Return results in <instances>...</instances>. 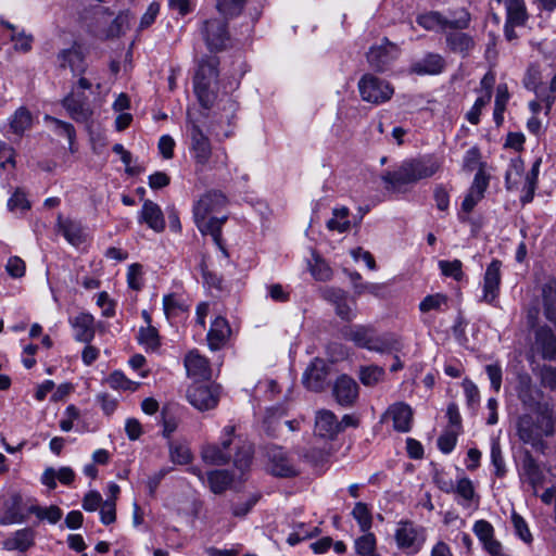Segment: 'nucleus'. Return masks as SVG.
Wrapping results in <instances>:
<instances>
[{
    "label": "nucleus",
    "mask_w": 556,
    "mask_h": 556,
    "mask_svg": "<svg viewBox=\"0 0 556 556\" xmlns=\"http://www.w3.org/2000/svg\"><path fill=\"white\" fill-rule=\"evenodd\" d=\"M349 213L350 211L345 206L333 208L332 217L327 222V228L338 232L348 231L351 227V223L348 219Z\"/></svg>",
    "instance_id": "nucleus-42"
},
{
    "label": "nucleus",
    "mask_w": 556,
    "mask_h": 556,
    "mask_svg": "<svg viewBox=\"0 0 556 556\" xmlns=\"http://www.w3.org/2000/svg\"><path fill=\"white\" fill-rule=\"evenodd\" d=\"M233 476L227 470H213L207 475L210 489L215 494L225 492L232 483Z\"/></svg>",
    "instance_id": "nucleus-39"
},
{
    "label": "nucleus",
    "mask_w": 556,
    "mask_h": 556,
    "mask_svg": "<svg viewBox=\"0 0 556 556\" xmlns=\"http://www.w3.org/2000/svg\"><path fill=\"white\" fill-rule=\"evenodd\" d=\"M106 383L114 390L136 391L139 387L138 382L128 379L122 371L115 370L108 378Z\"/></svg>",
    "instance_id": "nucleus-46"
},
{
    "label": "nucleus",
    "mask_w": 556,
    "mask_h": 556,
    "mask_svg": "<svg viewBox=\"0 0 556 556\" xmlns=\"http://www.w3.org/2000/svg\"><path fill=\"white\" fill-rule=\"evenodd\" d=\"M439 268L443 276L452 277L456 281H460L464 277L463 263L459 260L439 261Z\"/></svg>",
    "instance_id": "nucleus-53"
},
{
    "label": "nucleus",
    "mask_w": 556,
    "mask_h": 556,
    "mask_svg": "<svg viewBox=\"0 0 556 556\" xmlns=\"http://www.w3.org/2000/svg\"><path fill=\"white\" fill-rule=\"evenodd\" d=\"M446 303V296L441 293L427 295L419 304V309L422 313L430 311H439L442 304Z\"/></svg>",
    "instance_id": "nucleus-63"
},
{
    "label": "nucleus",
    "mask_w": 556,
    "mask_h": 556,
    "mask_svg": "<svg viewBox=\"0 0 556 556\" xmlns=\"http://www.w3.org/2000/svg\"><path fill=\"white\" fill-rule=\"evenodd\" d=\"M439 168L440 164L433 157L410 159L396 168L384 172L381 181L387 191L405 192L409 186L433 176Z\"/></svg>",
    "instance_id": "nucleus-3"
},
{
    "label": "nucleus",
    "mask_w": 556,
    "mask_h": 556,
    "mask_svg": "<svg viewBox=\"0 0 556 556\" xmlns=\"http://www.w3.org/2000/svg\"><path fill=\"white\" fill-rule=\"evenodd\" d=\"M511 522L515 529L516 534L527 544H530L533 540L532 534L529 530L528 523L526 520L518 515L516 511L511 514Z\"/></svg>",
    "instance_id": "nucleus-59"
},
{
    "label": "nucleus",
    "mask_w": 556,
    "mask_h": 556,
    "mask_svg": "<svg viewBox=\"0 0 556 556\" xmlns=\"http://www.w3.org/2000/svg\"><path fill=\"white\" fill-rule=\"evenodd\" d=\"M384 376V369L377 365L364 366L359 369V380L366 387L376 386Z\"/></svg>",
    "instance_id": "nucleus-48"
},
{
    "label": "nucleus",
    "mask_w": 556,
    "mask_h": 556,
    "mask_svg": "<svg viewBox=\"0 0 556 556\" xmlns=\"http://www.w3.org/2000/svg\"><path fill=\"white\" fill-rule=\"evenodd\" d=\"M58 62L61 68L68 67L73 75H83L87 71L85 54L79 43L74 42L70 48L58 53Z\"/></svg>",
    "instance_id": "nucleus-17"
},
{
    "label": "nucleus",
    "mask_w": 556,
    "mask_h": 556,
    "mask_svg": "<svg viewBox=\"0 0 556 556\" xmlns=\"http://www.w3.org/2000/svg\"><path fill=\"white\" fill-rule=\"evenodd\" d=\"M227 198L218 190L205 192L193 205V219L199 231L210 235L225 257H228L227 249L222 239V228L228 216L220 213L226 208Z\"/></svg>",
    "instance_id": "nucleus-1"
},
{
    "label": "nucleus",
    "mask_w": 556,
    "mask_h": 556,
    "mask_svg": "<svg viewBox=\"0 0 556 556\" xmlns=\"http://www.w3.org/2000/svg\"><path fill=\"white\" fill-rule=\"evenodd\" d=\"M491 464L494 467V476L496 478H504L507 473V467L504 459L503 451L500 440L497 438L491 439Z\"/></svg>",
    "instance_id": "nucleus-40"
},
{
    "label": "nucleus",
    "mask_w": 556,
    "mask_h": 556,
    "mask_svg": "<svg viewBox=\"0 0 556 556\" xmlns=\"http://www.w3.org/2000/svg\"><path fill=\"white\" fill-rule=\"evenodd\" d=\"M454 492L463 500L462 505L464 506H469L475 498L479 500L472 481L467 477L457 479L456 484H454Z\"/></svg>",
    "instance_id": "nucleus-43"
},
{
    "label": "nucleus",
    "mask_w": 556,
    "mask_h": 556,
    "mask_svg": "<svg viewBox=\"0 0 556 556\" xmlns=\"http://www.w3.org/2000/svg\"><path fill=\"white\" fill-rule=\"evenodd\" d=\"M63 108L76 123H88L93 114L88 98L83 92L72 91L62 100Z\"/></svg>",
    "instance_id": "nucleus-15"
},
{
    "label": "nucleus",
    "mask_w": 556,
    "mask_h": 556,
    "mask_svg": "<svg viewBox=\"0 0 556 556\" xmlns=\"http://www.w3.org/2000/svg\"><path fill=\"white\" fill-rule=\"evenodd\" d=\"M542 303L545 317L556 325V280L549 279L542 286Z\"/></svg>",
    "instance_id": "nucleus-33"
},
{
    "label": "nucleus",
    "mask_w": 556,
    "mask_h": 556,
    "mask_svg": "<svg viewBox=\"0 0 556 556\" xmlns=\"http://www.w3.org/2000/svg\"><path fill=\"white\" fill-rule=\"evenodd\" d=\"M231 333L228 321L222 317H216L207 332V343L211 350H219L223 348Z\"/></svg>",
    "instance_id": "nucleus-26"
},
{
    "label": "nucleus",
    "mask_w": 556,
    "mask_h": 556,
    "mask_svg": "<svg viewBox=\"0 0 556 556\" xmlns=\"http://www.w3.org/2000/svg\"><path fill=\"white\" fill-rule=\"evenodd\" d=\"M543 76L538 65H530L525 74L522 84L526 89L533 91L540 85H542Z\"/></svg>",
    "instance_id": "nucleus-58"
},
{
    "label": "nucleus",
    "mask_w": 556,
    "mask_h": 556,
    "mask_svg": "<svg viewBox=\"0 0 556 556\" xmlns=\"http://www.w3.org/2000/svg\"><path fill=\"white\" fill-rule=\"evenodd\" d=\"M459 431L457 429H445L438 439V447L444 454L451 453L457 442Z\"/></svg>",
    "instance_id": "nucleus-55"
},
{
    "label": "nucleus",
    "mask_w": 556,
    "mask_h": 556,
    "mask_svg": "<svg viewBox=\"0 0 556 556\" xmlns=\"http://www.w3.org/2000/svg\"><path fill=\"white\" fill-rule=\"evenodd\" d=\"M214 83H194V93L200 102L201 106L204 109H211L216 100V94L212 89V85Z\"/></svg>",
    "instance_id": "nucleus-44"
},
{
    "label": "nucleus",
    "mask_w": 556,
    "mask_h": 556,
    "mask_svg": "<svg viewBox=\"0 0 556 556\" xmlns=\"http://www.w3.org/2000/svg\"><path fill=\"white\" fill-rule=\"evenodd\" d=\"M140 223H146L151 229L156 232L163 231L165 228V220L161 207L152 202L146 200L139 217Z\"/></svg>",
    "instance_id": "nucleus-28"
},
{
    "label": "nucleus",
    "mask_w": 556,
    "mask_h": 556,
    "mask_svg": "<svg viewBox=\"0 0 556 556\" xmlns=\"http://www.w3.org/2000/svg\"><path fill=\"white\" fill-rule=\"evenodd\" d=\"M218 61L215 58H208L202 60L199 64V68L194 75V83H215L218 77L217 70Z\"/></svg>",
    "instance_id": "nucleus-37"
},
{
    "label": "nucleus",
    "mask_w": 556,
    "mask_h": 556,
    "mask_svg": "<svg viewBox=\"0 0 556 556\" xmlns=\"http://www.w3.org/2000/svg\"><path fill=\"white\" fill-rule=\"evenodd\" d=\"M501 266L498 260H493L486 267L483 279V301L492 304L498 296L501 286Z\"/></svg>",
    "instance_id": "nucleus-21"
},
{
    "label": "nucleus",
    "mask_w": 556,
    "mask_h": 556,
    "mask_svg": "<svg viewBox=\"0 0 556 556\" xmlns=\"http://www.w3.org/2000/svg\"><path fill=\"white\" fill-rule=\"evenodd\" d=\"M400 54L399 46L384 37L379 45L369 48L366 58L371 70L383 73L391 68Z\"/></svg>",
    "instance_id": "nucleus-8"
},
{
    "label": "nucleus",
    "mask_w": 556,
    "mask_h": 556,
    "mask_svg": "<svg viewBox=\"0 0 556 556\" xmlns=\"http://www.w3.org/2000/svg\"><path fill=\"white\" fill-rule=\"evenodd\" d=\"M509 99V93L506 85H498L496 89L495 104H494V119L497 125H500L503 121V114L506 108V104Z\"/></svg>",
    "instance_id": "nucleus-50"
},
{
    "label": "nucleus",
    "mask_w": 556,
    "mask_h": 556,
    "mask_svg": "<svg viewBox=\"0 0 556 556\" xmlns=\"http://www.w3.org/2000/svg\"><path fill=\"white\" fill-rule=\"evenodd\" d=\"M342 336L355 346L377 353L400 351V342L391 334H379L372 326L352 325L342 329Z\"/></svg>",
    "instance_id": "nucleus-4"
},
{
    "label": "nucleus",
    "mask_w": 556,
    "mask_h": 556,
    "mask_svg": "<svg viewBox=\"0 0 556 556\" xmlns=\"http://www.w3.org/2000/svg\"><path fill=\"white\" fill-rule=\"evenodd\" d=\"M332 394L340 406L351 407L358 397V384L351 377L342 375L336 380Z\"/></svg>",
    "instance_id": "nucleus-18"
},
{
    "label": "nucleus",
    "mask_w": 556,
    "mask_h": 556,
    "mask_svg": "<svg viewBox=\"0 0 556 556\" xmlns=\"http://www.w3.org/2000/svg\"><path fill=\"white\" fill-rule=\"evenodd\" d=\"M45 121L47 123H51L53 125V131L59 136H65L68 139V149L72 153L75 152L74 141L76 138V131L74 126L71 123L61 121L59 118L52 117L50 115L45 116Z\"/></svg>",
    "instance_id": "nucleus-41"
},
{
    "label": "nucleus",
    "mask_w": 556,
    "mask_h": 556,
    "mask_svg": "<svg viewBox=\"0 0 556 556\" xmlns=\"http://www.w3.org/2000/svg\"><path fill=\"white\" fill-rule=\"evenodd\" d=\"M265 456L268 460L269 470L274 476L291 478L299 475V470L296 469L293 460L281 446H266Z\"/></svg>",
    "instance_id": "nucleus-11"
},
{
    "label": "nucleus",
    "mask_w": 556,
    "mask_h": 556,
    "mask_svg": "<svg viewBox=\"0 0 556 556\" xmlns=\"http://www.w3.org/2000/svg\"><path fill=\"white\" fill-rule=\"evenodd\" d=\"M245 0H217V10L226 16L238 15L244 4Z\"/></svg>",
    "instance_id": "nucleus-61"
},
{
    "label": "nucleus",
    "mask_w": 556,
    "mask_h": 556,
    "mask_svg": "<svg viewBox=\"0 0 556 556\" xmlns=\"http://www.w3.org/2000/svg\"><path fill=\"white\" fill-rule=\"evenodd\" d=\"M235 443V426H226L223 429L220 444H205L201 450V457L204 463L212 466L227 464L232 457V445Z\"/></svg>",
    "instance_id": "nucleus-7"
},
{
    "label": "nucleus",
    "mask_w": 556,
    "mask_h": 556,
    "mask_svg": "<svg viewBox=\"0 0 556 556\" xmlns=\"http://www.w3.org/2000/svg\"><path fill=\"white\" fill-rule=\"evenodd\" d=\"M185 367L187 375L190 378L197 380H210L211 379V367L208 359L201 355L197 350L190 351L185 357Z\"/></svg>",
    "instance_id": "nucleus-20"
},
{
    "label": "nucleus",
    "mask_w": 556,
    "mask_h": 556,
    "mask_svg": "<svg viewBox=\"0 0 556 556\" xmlns=\"http://www.w3.org/2000/svg\"><path fill=\"white\" fill-rule=\"evenodd\" d=\"M532 92H534L535 98L543 103L545 108V114H549L552 106L556 100V93L552 90L551 86H547L545 83H543Z\"/></svg>",
    "instance_id": "nucleus-54"
},
{
    "label": "nucleus",
    "mask_w": 556,
    "mask_h": 556,
    "mask_svg": "<svg viewBox=\"0 0 556 556\" xmlns=\"http://www.w3.org/2000/svg\"><path fill=\"white\" fill-rule=\"evenodd\" d=\"M442 23H445V17L439 12H428L417 17V24L427 30H433L437 27L442 28Z\"/></svg>",
    "instance_id": "nucleus-56"
},
{
    "label": "nucleus",
    "mask_w": 556,
    "mask_h": 556,
    "mask_svg": "<svg viewBox=\"0 0 556 556\" xmlns=\"http://www.w3.org/2000/svg\"><path fill=\"white\" fill-rule=\"evenodd\" d=\"M28 511L41 520L47 519L50 523H56L62 518V510L55 505L50 507L33 505L28 508Z\"/></svg>",
    "instance_id": "nucleus-51"
},
{
    "label": "nucleus",
    "mask_w": 556,
    "mask_h": 556,
    "mask_svg": "<svg viewBox=\"0 0 556 556\" xmlns=\"http://www.w3.org/2000/svg\"><path fill=\"white\" fill-rule=\"evenodd\" d=\"M22 514V496L13 494L9 502L4 504V510L0 517V525L9 526L13 523H22L25 521Z\"/></svg>",
    "instance_id": "nucleus-30"
},
{
    "label": "nucleus",
    "mask_w": 556,
    "mask_h": 556,
    "mask_svg": "<svg viewBox=\"0 0 556 556\" xmlns=\"http://www.w3.org/2000/svg\"><path fill=\"white\" fill-rule=\"evenodd\" d=\"M515 393L522 407L529 412H542L545 408H552L544 401V392L533 381L528 372H518L514 387Z\"/></svg>",
    "instance_id": "nucleus-5"
},
{
    "label": "nucleus",
    "mask_w": 556,
    "mask_h": 556,
    "mask_svg": "<svg viewBox=\"0 0 556 556\" xmlns=\"http://www.w3.org/2000/svg\"><path fill=\"white\" fill-rule=\"evenodd\" d=\"M352 516L357 521L361 531L367 532L370 530L372 526V517L365 503L357 502L352 510Z\"/></svg>",
    "instance_id": "nucleus-49"
},
{
    "label": "nucleus",
    "mask_w": 556,
    "mask_h": 556,
    "mask_svg": "<svg viewBox=\"0 0 556 556\" xmlns=\"http://www.w3.org/2000/svg\"><path fill=\"white\" fill-rule=\"evenodd\" d=\"M327 376L326 363L320 358H315L303 375V383L308 390L319 392L327 384Z\"/></svg>",
    "instance_id": "nucleus-19"
},
{
    "label": "nucleus",
    "mask_w": 556,
    "mask_h": 556,
    "mask_svg": "<svg viewBox=\"0 0 556 556\" xmlns=\"http://www.w3.org/2000/svg\"><path fill=\"white\" fill-rule=\"evenodd\" d=\"M233 448L236 450V453L232 454L233 464L235 466L241 470L244 471L248 469L252 463L253 457V448L252 445L248 442L242 441L239 438L235 437V443Z\"/></svg>",
    "instance_id": "nucleus-36"
},
{
    "label": "nucleus",
    "mask_w": 556,
    "mask_h": 556,
    "mask_svg": "<svg viewBox=\"0 0 556 556\" xmlns=\"http://www.w3.org/2000/svg\"><path fill=\"white\" fill-rule=\"evenodd\" d=\"M127 14H118L106 28L104 33V38L112 39L119 37L123 34L124 27L127 25Z\"/></svg>",
    "instance_id": "nucleus-62"
},
{
    "label": "nucleus",
    "mask_w": 556,
    "mask_h": 556,
    "mask_svg": "<svg viewBox=\"0 0 556 556\" xmlns=\"http://www.w3.org/2000/svg\"><path fill=\"white\" fill-rule=\"evenodd\" d=\"M355 553L359 556H369L376 553L377 539L372 532H364V534L354 541Z\"/></svg>",
    "instance_id": "nucleus-45"
},
{
    "label": "nucleus",
    "mask_w": 556,
    "mask_h": 556,
    "mask_svg": "<svg viewBox=\"0 0 556 556\" xmlns=\"http://www.w3.org/2000/svg\"><path fill=\"white\" fill-rule=\"evenodd\" d=\"M472 531L486 553L501 547L502 543L495 539L494 528L489 521L483 519L477 520L472 527Z\"/></svg>",
    "instance_id": "nucleus-29"
},
{
    "label": "nucleus",
    "mask_w": 556,
    "mask_h": 556,
    "mask_svg": "<svg viewBox=\"0 0 556 556\" xmlns=\"http://www.w3.org/2000/svg\"><path fill=\"white\" fill-rule=\"evenodd\" d=\"M506 21L517 26H523L528 18V12L523 0H504Z\"/></svg>",
    "instance_id": "nucleus-34"
},
{
    "label": "nucleus",
    "mask_w": 556,
    "mask_h": 556,
    "mask_svg": "<svg viewBox=\"0 0 556 556\" xmlns=\"http://www.w3.org/2000/svg\"><path fill=\"white\" fill-rule=\"evenodd\" d=\"M163 308L167 318L178 315L179 312L186 311L185 305L176 298L175 294L164 296Z\"/></svg>",
    "instance_id": "nucleus-64"
},
{
    "label": "nucleus",
    "mask_w": 556,
    "mask_h": 556,
    "mask_svg": "<svg viewBox=\"0 0 556 556\" xmlns=\"http://www.w3.org/2000/svg\"><path fill=\"white\" fill-rule=\"evenodd\" d=\"M394 539L399 548L418 552L426 541L425 530L412 521L402 520L397 523Z\"/></svg>",
    "instance_id": "nucleus-12"
},
{
    "label": "nucleus",
    "mask_w": 556,
    "mask_h": 556,
    "mask_svg": "<svg viewBox=\"0 0 556 556\" xmlns=\"http://www.w3.org/2000/svg\"><path fill=\"white\" fill-rule=\"evenodd\" d=\"M535 414L534 416L531 413H523L518 417L516 434L523 444L545 455L549 448L545 438L556 433V412L553 408H545Z\"/></svg>",
    "instance_id": "nucleus-2"
},
{
    "label": "nucleus",
    "mask_w": 556,
    "mask_h": 556,
    "mask_svg": "<svg viewBox=\"0 0 556 556\" xmlns=\"http://www.w3.org/2000/svg\"><path fill=\"white\" fill-rule=\"evenodd\" d=\"M532 351L540 354L544 359H556V336L548 326H539L534 329Z\"/></svg>",
    "instance_id": "nucleus-16"
},
{
    "label": "nucleus",
    "mask_w": 556,
    "mask_h": 556,
    "mask_svg": "<svg viewBox=\"0 0 556 556\" xmlns=\"http://www.w3.org/2000/svg\"><path fill=\"white\" fill-rule=\"evenodd\" d=\"M35 543V532L30 528L15 531L12 538L3 541V548L7 551L25 552Z\"/></svg>",
    "instance_id": "nucleus-31"
},
{
    "label": "nucleus",
    "mask_w": 556,
    "mask_h": 556,
    "mask_svg": "<svg viewBox=\"0 0 556 556\" xmlns=\"http://www.w3.org/2000/svg\"><path fill=\"white\" fill-rule=\"evenodd\" d=\"M386 415L390 416L393 421V428L397 432H408L413 424V409L404 402L392 404Z\"/></svg>",
    "instance_id": "nucleus-23"
},
{
    "label": "nucleus",
    "mask_w": 556,
    "mask_h": 556,
    "mask_svg": "<svg viewBox=\"0 0 556 556\" xmlns=\"http://www.w3.org/2000/svg\"><path fill=\"white\" fill-rule=\"evenodd\" d=\"M446 43L451 51L467 56L475 48L473 38L462 31H450L446 35Z\"/></svg>",
    "instance_id": "nucleus-32"
},
{
    "label": "nucleus",
    "mask_w": 556,
    "mask_h": 556,
    "mask_svg": "<svg viewBox=\"0 0 556 556\" xmlns=\"http://www.w3.org/2000/svg\"><path fill=\"white\" fill-rule=\"evenodd\" d=\"M358 90L364 101L380 104L391 99L393 87L372 74H365L358 81Z\"/></svg>",
    "instance_id": "nucleus-10"
},
{
    "label": "nucleus",
    "mask_w": 556,
    "mask_h": 556,
    "mask_svg": "<svg viewBox=\"0 0 556 556\" xmlns=\"http://www.w3.org/2000/svg\"><path fill=\"white\" fill-rule=\"evenodd\" d=\"M520 480L527 482L533 490L534 494L545 481V475L541 469L538 460L531 451L523 450L521 455L520 468L518 470Z\"/></svg>",
    "instance_id": "nucleus-14"
},
{
    "label": "nucleus",
    "mask_w": 556,
    "mask_h": 556,
    "mask_svg": "<svg viewBox=\"0 0 556 556\" xmlns=\"http://www.w3.org/2000/svg\"><path fill=\"white\" fill-rule=\"evenodd\" d=\"M445 60L438 53H427L410 65V73L417 75H438L445 68Z\"/></svg>",
    "instance_id": "nucleus-24"
},
{
    "label": "nucleus",
    "mask_w": 556,
    "mask_h": 556,
    "mask_svg": "<svg viewBox=\"0 0 556 556\" xmlns=\"http://www.w3.org/2000/svg\"><path fill=\"white\" fill-rule=\"evenodd\" d=\"M58 226L64 238L71 244L77 247L84 242L85 237L80 223L71 219H62L61 216H59Z\"/></svg>",
    "instance_id": "nucleus-35"
},
{
    "label": "nucleus",
    "mask_w": 556,
    "mask_h": 556,
    "mask_svg": "<svg viewBox=\"0 0 556 556\" xmlns=\"http://www.w3.org/2000/svg\"><path fill=\"white\" fill-rule=\"evenodd\" d=\"M138 341L148 350H156L160 346V337L156 328L151 325H148L146 328H141L139 330Z\"/></svg>",
    "instance_id": "nucleus-52"
},
{
    "label": "nucleus",
    "mask_w": 556,
    "mask_h": 556,
    "mask_svg": "<svg viewBox=\"0 0 556 556\" xmlns=\"http://www.w3.org/2000/svg\"><path fill=\"white\" fill-rule=\"evenodd\" d=\"M169 456L174 463L179 465L188 464L192 457L189 447L179 443L169 444Z\"/></svg>",
    "instance_id": "nucleus-57"
},
{
    "label": "nucleus",
    "mask_w": 556,
    "mask_h": 556,
    "mask_svg": "<svg viewBox=\"0 0 556 556\" xmlns=\"http://www.w3.org/2000/svg\"><path fill=\"white\" fill-rule=\"evenodd\" d=\"M76 341L90 343L94 338V318L89 313H80L71 320Z\"/></svg>",
    "instance_id": "nucleus-25"
},
{
    "label": "nucleus",
    "mask_w": 556,
    "mask_h": 556,
    "mask_svg": "<svg viewBox=\"0 0 556 556\" xmlns=\"http://www.w3.org/2000/svg\"><path fill=\"white\" fill-rule=\"evenodd\" d=\"M324 296L332 303L337 315L343 320H351L354 317L352 306L348 300V293L341 289L329 288L325 290Z\"/></svg>",
    "instance_id": "nucleus-27"
},
{
    "label": "nucleus",
    "mask_w": 556,
    "mask_h": 556,
    "mask_svg": "<svg viewBox=\"0 0 556 556\" xmlns=\"http://www.w3.org/2000/svg\"><path fill=\"white\" fill-rule=\"evenodd\" d=\"M188 402L198 410L214 409L220 397V387L215 383L194 382L187 389Z\"/></svg>",
    "instance_id": "nucleus-9"
},
{
    "label": "nucleus",
    "mask_w": 556,
    "mask_h": 556,
    "mask_svg": "<svg viewBox=\"0 0 556 556\" xmlns=\"http://www.w3.org/2000/svg\"><path fill=\"white\" fill-rule=\"evenodd\" d=\"M31 125V115L29 111L25 108H20L15 111L10 127L12 131L16 135H22L26 129H28Z\"/></svg>",
    "instance_id": "nucleus-47"
},
{
    "label": "nucleus",
    "mask_w": 556,
    "mask_h": 556,
    "mask_svg": "<svg viewBox=\"0 0 556 556\" xmlns=\"http://www.w3.org/2000/svg\"><path fill=\"white\" fill-rule=\"evenodd\" d=\"M341 432L337 416L328 409L317 412L315 419V433L324 439L332 440Z\"/></svg>",
    "instance_id": "nucleus-22"
},
{
    "label": "nucleus",
    "mask_w": 556,
    "mask_h": 556,
    "mask_svg": "<svg viewBox=\"0 0 556 556\" xmlns=\"http://www.w3.org/2000/svg\"><path fill=\"white\" fill-rule=\"evenodd\" d=\"M217 109L219 113L216 123L219 125L224 123L230 125L231 121L236 117L238 103L229 94H224L217 101Z\"/></svg>",
    "instance_id": "nucleus-38"
},
{
    "label": "nucleus",
    "mask_w": 556,
    "mask_h": 556,
    "mask_svg": "<svg viewBox=\"0 0 556 556\" xmlns=\"http://www.w3.org/2000/svg\"><path fill=\"white\" fill-rule=\"evenodd\" d=\"M523 172V162L519 159H513L508 165V168L505 174V182L507 189H511L514 185H516L517 177H520V175Z\"/></svg>",
    "instance_id": "nucleus-60"
},
{
    "label": "nucleus",
    "mask_w": 556,
    "mask_h": 556,
    "mask_svg": "<svg viewBox=\"0 0 556 556\" xmlns=\"http://www.w3.org/2000/svg\"><path fill=\"white\" fill-rule=\"evenodd\" d=\"M202 37L211 51H220L229 40L227 24L219 18L204 21L201 27Z\"/></svg>",
    "instance_id": "nucleus-13"
},
{
    "label": "nucleus",
    "mask_w": 556,
    "mask_h": 556,
    "mask_svg": "<svg viewBox=\"0 0 556 556\" xmlns=\"http://www.w3.org/2000/svg\"><path fill=\"white\" fill-rule=\"evenodd\" d=\"M187 135L189 138V151L198 167L203 169L210 165L212 159V144L210 138L203 132L198 123L187 114Z\"/></svg>",
    "instance_id": "nucleus-6"
}]
</instances>
